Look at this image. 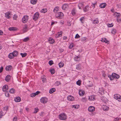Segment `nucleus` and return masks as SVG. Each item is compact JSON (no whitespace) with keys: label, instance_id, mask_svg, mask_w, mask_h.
<instances>
[{"label":"nucleus","instance_id":"obj_1","mask_svg":"<svg viewBox=\"0 0 121 121\" xmlns=\"http://www.w3.org/2000/svg\"><path fill=\"white\" fill-rule=\"evenodd\" d=\"M63 16V13L61 12H58L56 14V17L58 18L62 19Z\"/></svg>","mask_w":121,"mask_h":121},{"label":"nucleus","instance_id":"obj_2","mask_svg":"<svg viewBox=\"0 0 121 121\" xmlns=\"http://www.w3.org/2000/svg\"><path fill=\"white\" fill-rule=\"evenodd\" d=\"M59 118L60 120H65L67 118V116L65 113H63L59 115Z\"/></svg>","mask_w":121,"mask_h":121},{"label":"nucleus","instance_id":"obj_3","mask_svg":"<svg viewBox=\"0 0 121 121\" xmlns=\"http://www.w3.org/2000/svg\"><path fill=\"white\" fill-rule=\"evenodd\" d=\"M114 98L119 101H121V96L118 94H115L114 95Z\"/></svg>","mask_w":121,"mask_h":121},{"label":"nucleus","instance_id":"obj_4","mask_svg":"<svg viewBox=\"0 0 121 121\" xmlns=\"http://www.w3.org/2000/svg\"><path fill=\"white\" fill-rule=\"evenodd\" d=\"M28 16L27 15L24 16L22 18V22L24 23L26 22L28 20Z\"/></svg>","mask_w":121,"mask_h":121},{"label":"nucleus","instance_id":"obj_5","mask_svg":"<svg viewBox=\"0 0 121 121\" xmlns=\"http://www.w3.org/2000/svg\"><path fill=\"white\" fill-rule=\"evenodd\" d=\"M39 16V14L37 12L35 13L34 14L33 17V19L35 21H36L38 19Z\"/></svg>","mask_w":121,"mask_h":121},{"label":"nucleus","instance_id":"obj_6","mask_svg":"<svg viewBox=\"0 0 121 121\" xmlns=\"http://www.w3.org/2000/svg\"><path fill=\"white\" fill-rule=\"evenodd\" d=\"M48 99L46 97H43L40 99V102L41 103L44 104L47 103Z\"/></svg>","mask_w":121,"mask_h":121},{"label":"nucleus","instance_id":"obj_7","mask_svg":"<svg viewBox=\"0 0 121 121\" xmlns=\"http://www.w3.org/2000/svg\"><path fill=\"white\" fill-rule=\"evenodd\" d=\"M23 31L24 32H26L28 30V28L27 25L25 24L23 27Z\"/></svg>","mask_w":121,"mask_h":121},{"label":"nucleus","instance_id":"obj_8","mask_svg":"<svg viewBox=\"0 0 121 121\" xmlns=\"http://www.w3.org/2000/svg\"><path fill=\"white\" fill-rule=\"evenodd\" d=\"M88 109L89 111L92 112L95 110V108L93 106H90L88 108Z\"/></svg>","mask_w":121,"mask_h":121},{"label":"nucleus","instance_id":"obj_9","mask_svg":"<svg viewBox=\"0 0 121 121\" xmlns=\"http://www.w3.org/2000/svg\"><path fill=\"white\" fill-rule=\"evenodd\" d=\"M112 76L113 78L118 79L119 78V76L115 73H113L112 74Z\"/></svg>","mask_w":121,"mask_h":121},{"label":"nucleus","instance_id":"obj_10","mask_svg":"<svg viewBox=\"0 0 121 121\" xmlns=\"http://www.w3.org/2000/svg\"><path fill=\"white\" fill-rule=\"evenodd\" d=\"M10 12H8L5 13V17L8 19L10 18Z\"/></svg>","mask_w":121,"mask_h":121},{"label":"nucleus","instance_id":"obj_11","mask_svg":"<svg viewBox=\"0 0 121 121\" xmlns=\"http://www.w3.org/2000/svg\"><path fill=\"white\" fill-rule=\"evenodd\" d=\"M12 68V66L11 65H9L6 66L5 69L7 71H11Z\"/></svg>","mask_w":121,"mask_h":121},{"label":"nucleus","instance_id":"obj_12","mask_svg":"<svg viewBox=\"0 0 121 121\" xmlns=\"http://www.w3.org/2000/svg\"><path fill=\"white\" fill-rule=\"evenodd\" d=\"M102 108L104 111H107L108 110L109 107L106 105H102Z\"/></svg>","mask_w":121,"mask_h":121},{"label":"nucleus","instance_id":"obj_13","mask_svg":"<svg viewBox=\"0 0 121 121\" xmlns=\"http://www.w3.org/2000/svg\"><path fill=\"white\" fill-rule=\"evenodd\" d=\"M8 89V87L7 85H5L3 86L2 87V90L3 91H6Z\"/></svg>","mask_w":121,"mask_h":121},{"label":"nucleus","instance_id":"obj_14","mask_svg":"<svg viewBox=\"0 0 121 121\" xmlns=\"http://www.w3.org/2000/svg\"><path fill=\"white\" fill-rule=\"evenodd\" d=\"M67 98L68 100L69 101H72L74 99V98L71 95L68 96Z\"/></svg>","mask_w":121,"mask_h":121},{"label":"nucleus","instance_id":"obj_15","mask_svg":"<svg viewBox=\"0 0 121 121\" xmlns=\"http://www.w3.org/2000/svg\"><path fill=\"white\" fill-rule=\"evenodd\" d=\"M89 100H94L95 99V96L94 95H92L89 96Z\"/></svg>","mask_w":121,"mask_h":121},{"label":"nucleus","instance_id":"obj_16","mask_svg":"<svg viewBox=\"0 0 121 121\" xmlns=\"http://www.w3.org/2000/svg\"><path fill=\"white\" fill-rule=\"evenodd\" d=\"M63 33L62 31L58 32L57 34L56 35L55 37L56 38H59L62 36V33Z\"/></svg>","mask_w":121,"mask_h":121},{"label":"nucleus","instance_id":"obj_17","mask_svg":"<svg viewBox=\"0 0 121 121\" xmlns=\"http://www.w3.org/2000/svg\"><path fill=\"white\" fill-rule=\"evenodd\" d=\"M48 41L49 43L51 44L53 43L54 42V39L51 37H50L49 38Z\"/></svg>","mask_w":121,"mask_h":121},{"label":"nucleus","instance_id":"obj_18","mask_svg":"<svg viewBox=\"0 0 121 121\" xmlns=\"http://www.w3.org/2000/svg\"><path fill=\"white\" fill-rule=\"evenodd\" d=\"M85 92L84 91L82 90H80L79 91V94L80 96H82L84 94Z\"/></svg>","mask_w":121,"mask_h":121},{"label":"nucleus","instance_id":"obj_19","mask_svg":"<svg viewBox=\"0 0 121 121\" xmlns=\"http://www.w3.org/2000/svg\"><path fill=\"white\" fill-rule=\"evenodd\" d=\"M59 7H56L53 10V11L56 14L57 13V12L59 10Z\"/></svg>","mask_w":121,"mask_h":121},{"label":"nucleus","instance_id":"obj_20","mask_svg":"<svg viewBox=\"0 0 121 121\" xmlns=\"http://www.w3.org/2000/svg\"><path fill=\"white\" fill-rule=\"evenodd\" d=\"M121 14L120 13L116 12L114 14V16L117 18H119L120 17Z\"/></svg>","mask_w":121,"mask_h":121},{"label":"nucleus","instance_id":"obj_21","mask_svg":"<svg viewBox=\"0 0 121 121\" xmlns=\"http://www.w3.org/2000/svg\"><path fill=\"white\" fill-rule=\"evenodd\" d=\"M14 101L16 102H20L21 100V98L19 97H18L14 99Z\"/></svg>","mask_w":121,"mask_h":121},{"label":"nucleus","instance_id":"obj_22","mask_svg":"<svg viewBox=\"0 0 121 121\" xmlns=\"http://www.w3.org/2000/svg\"><path fill=\"white\" fill-rule=\"evenodd\" d=\"M106 5V3H103L100 4L99 5L100 7L101 8H104Z\"/></svg>","mask_w":121,"mask_h":121},{"label":"nucleus","instance_id":"obj_23","mask_svg":"<svg viewBox=\"0 0 121 121\" xmlns=\"http://www.w3.org/2000/svg\"><path fill=\"white\" fill-rule=\"evenodd\" d=\"M74 60L76 61H79L80 60V56H78L75 57L74 58Z\"/></svg>","mask_w":121,"mask_h":121},{"label":"nucleus","instance_id":"obj_24","mask_svg":"<svg viewBox=\"0 0 121 121\" xmlns=\"http://www.w3.org/2000/svg\"><path fill=\"white\" fill-rule=\"evenodd\" d=\"M89 6H86L83 9L84 11L85 12L89 10Z\"/></svg>","mask_w":121,"mask_h":121},{"label":"nucleus","instance_id":"obj_25","mask_svg":"<svg viewBox=\"0 0 121 121\" xmlns=\"http://www.w3.org/2000/svg\"><path fill=\"white\" fill-rule=\"evenodd\" d=\"M12 53H10L8 55V57L10 59H12L14 57Z\"/></svg>","mask_w":121,"mask_h":121},{"label":"nucleus","instance_id":"obj_26","mask_svg":"<svg viewBox=\"0 0 121 121\" xmlns=\"http://www.w3.org/2000/svg\"><path fill=\"white\" fill-rule=\"evenodd\" d=\"M68 5L66 4H64L62 7V8L63 10H65L67 8Z\"/></svg>","mask_w":121,"mask_h":121},{"label":"nucleus","instance_id":"obj_27","mask_svg":"<svg viewBox=\"0 0 121 121\" xmlns=\"http://www.w3.org/2000/svg\"><path fill=\"white\" fill-rule=\"evenodd\" d=\"M55 90L56 89L55 88H52L50 90L49 93L50 94H52L55 91Z\"/></svg>","mask_w":121,"mask_h":121},{"label":"nucleus","instance_id":"obj_28","mask_svg":"<svg viewBox=\"0 0 121 121\" xmlns=\"http://www.w3.org/2000/svg\"><path fill=\"white\" fill-rule=\"evenodd\" d=\"M99 22L98 18H96L93 20V23L94 24H98Z\"/></svg>","mask_w":121,"mask_h":121},{"label":"nucleus","instance_id":"obj_29","mask_svg":"<svg viewBox=\"0 0 121 121\" xmlns=\"http://www.w3.org/2000/svg\"><path fill=\"white\" fill-rule=\"evenodd\" d=\"M14 57L17 56L18 54V52L17 51H14L12 52Z\"/></svg>","mask_w":121,"mask_h":121},{"label":"nucleus","instance_id":"obj_30","mask_svg":"<svg viewBox=\"0 0 121 121\" xmlns=\"http://www.w3.org/2000/svg\"><path fill=\"white\" fill-rule=\"evenodd\" d=\"M47 11V9H43L41 10L40 12L42 13H46Z\"/></svg>","mask_w":121,"mask_h":121},{"label":"nucleus","instance_id":"obj_31","mask_svg":"<svg viewBox=\"0 0 121 121\" xmlns=\"http://www.w3.org/2000/svg\"><path fill=\"white\" fill-rule=\"evenodd\" d=\"M81 65L80 64L76 65V68L78 70H80L81 68Z\"/></svg>","mask_w":121,"mask_h":121},{"label":"nucleus","instance_id":"obj_32","mask_svg":"<svg viewBox=\"0 0 121 121\" xmlns=\"http://www.w3.org/2000/svg\"><path fill=\"white\" fill-rule=\"evenodd\" d=\"M101 41L102 42H105L106 43H107L108 42V40H106L105 38H104V39L102 38Z\"/></svg>","mask_w":121,"mask_h":121},{"label":"nucleus","instance_id":"obj_33","mask_svg":"<svg viewBox=\"0 0 121 121\" xmlns=\"http://www.w3.org/2000/svg\"><path fill=\"white\" fill-rule=\"evenodd\" d=\"M78 6L79 9H81V7H83L84 6L83 4L82 3H79L78 5Z\"/></svg>","mask_w":121,"mask_h":121},{"label":"nucleus","instance_id":"obj_34","mask_svg":"<svg viewBox=\"0 0 121 121\" xmlns=\"http://www.w3.org/2000/svg\"><path fill=\"white\" fill-rule=\"evenodd\" d=\"M10 76L9 75H7L5 77V80L7 82H8L10 79Z\"/></svg>","mask_w":121,"mask_h":121},{"label":"nucleus","instance_id":"obj_35","mask_svg":"<svg viewBox=\"0 0 121 121\" xmlns=\"http://www.w3.org/2000/svg\"><path fill=\"white\" fill-rule=\"evenodd\" d=\"M59 66L60 68H61L63 66L64 64L62 61H61L59 64Z\"/></svg>","mask_w":121,"mask_h":121},{"label":"nucleus","instance_id":"obj_36","mask_svg":"<svg viewBox=\"0 0 121 121\" xmlns=\"http://www.w3.org/2000/svg\"><path fill=\"white\" fill-rule=\"evenodd\" d=\"M9 30L11 31H14L16 30V28L13 27H10L9 28Z\"/></svg>","mask_w":121,"mask_h":121},{"label":"nucleus","instance_id":"obj_37","mask_svg":"<svg viewBox=\"0 0 121 121\" xmlns=\"http://www.w3.org/2000/svg\"><path fill=\"white\" fill-rule=\"evenodd\" d=\"M37 1V0H31L30 2L31 4H34L36 3Z\"/></svg>","mask_w":121,"mask_h":121},{"label":"nucleus","instance_id":"obj_38","mask_svg":"<svg viewBox=\"0 0 121 121\" xmlns=\"http://www.w3.org/2000/svg\"><path fill=\"white\" fill-rule=\"evenodd\" d=\"M15 90L14 89L12 88L9 91V92L10 93L13 94L15 92Z\"/></svg>","mask_w":121,"mask_h":121},{"label":"nucleus","instance_id":"obj_39","mask_svg":"<svg viewBox=\"0 0 121 121\" xmlns=\"http://www.w3.org/2000/svg\"><path fill=\"white\" fill-rule=\"evenodd\" d=\"M20 55L22 56V57H24L26 56L27 55V54L26 53H21Z\"/></svg>","mask_w":121,"mask_h":121},{"label":"nucleus","instance_id":"obj_40","mask_svg":"<svg viewBox=\"0 0 121 121\" xmlns=\"http://www.w3.org/2000/svg\"><path fill=\"white\" fill-rule=\"evenodd\" d=\"M29 40V38L28 37H27L26 38H25L23 40V41L24 42H26L27 41H28Z\"/></svg>","mask_w":121,"mask_h":121},{"label":"nucleus","instance_id":"obj_41","mask_svg":"<svg viewBox=\"0 0 121 121\" xmlns=\"http://www.w3.org/2000/svg\"><path fill=\"white\" fill-rule=\"evenodd\" d=\"M81 81L80 80H78L76 82L77 84L79 86H80L81 85Z\"/></svg>","mask_w":121,"mask_h":121},{"label":"nucleus","instance_id":"obj_42","mask_svg":"<svg viewBox=\"0 0 121 121\" xmlns=\"http://www.w3.org/2000/svg\"><path fill=\"white\" fill-rule=\"evenodd\" d=\"M50 72L51 74H53L55 72V69H51L50 70Z\"/></svg>","mask_w":121,"mask_h":121},{"label":"nucleus","instance_id":"obj_43","mask_svg":"<svg viewBox=\"0 0 121 121\" xmlns=\"http://www.w3.org/2000/svg\"><path fill=\"white\" fill-rule=\"evenodd\" d=\"M39 111V109L37 108H36L35 109V111L34 113H36Z\"/></svg>","mask_w":121,"mask_h":121},{"label":"nucleus","instance_id":"obj_44","mask_svg":"<svg viewBox=\"0 0 121 121\" xmlns=\"http://www.w3.org/2000/svg\"><path fill=\"white\" fill-rule=\"evenodd\" d=\"M116 32V30L115 29H113L111 31V33L113 34H115Z\"/></svg>","mask_w":121,"mask_h":121},{"label":"nucleus","instance_id":"obj_45","mask_svg":"<svg viewBox=\"0 0 121 121\" xmlns=\"http://www.w3.org/2000/svg\"><path fill=\"white\" fill-rule=\"evenodd\" d=\"M72 15H74L75 14V11L74 9H73L72 11Z\"/></svg>","mask_w":121,"mask_h":121},{"label":"nucleus","instance_id":"obj_46","mask_svg":"<svg viewBox=\"0 0 121 121\" xmlns=\"http://www.w3.org/2000/svg\"><path fill=\"white\" fill-rule=\"evenodd\" d=\"M73 44L72 43L69 46V49H71L73 47Z\"/></svg>","mask_w":121,"mask_h":121},{"label":"nucleus","instance_id":"obj_47","mask_svg":"<svg viewBox=\"0 0 121 121\" xmlns=\"http://www.w3.org/2000/svg\"><path fill=\"white\" fill-rule=\"evenodd\" d=\"M17 17V15L16 14H14L13 15V18L14 20H16Z\"/></svg>","mask_w":121,"mask_h":121},{"label":"nucleus","instance_id":"obj_48","mask_svg":"<svg viewBox=\"0 0 121 121\" xmlns=\"http://www.w3.org/2000/svg\"><path fill=\"white\" fill-rule=\"evenodd\" d=\"M36 95H35V94L34 93H32L30 94V96L31 97H35V96Z\"/></svg>","mask_w":121,"mask_h":121},{"label":"nucleus","instance_id":"obj_49","mask_svg":"<svg viewBox=\"0 0 121 121\" xmlns=\"http://www.w3.org/2000/svg\"><path fill=\"white\" fill-rule=\"evenodd\" d=\"M48 63L50 65H52L53 64V61L52 60H50L49 61Z\"/></svg>","mask_w":121,"mask_h":121},{"label":"nucleus","instance_id":"obj_50","mask_svg":"<svg viewBox=\"0 0 121 121\" xmlns=\"http://www.w3.org/2000/svg\"><path fill=\"white\" fill-rule=\"evenodd\" d=\"M5 95L6 97H9V94L8 92H6L5 93Z\"/></svg>","mask_w":121,"mask_h":121},{"label":"nucleus","instance_id":"obj_51","mask_svg":"<svg viewBox=\"0 0 121 121\" xmlns=\"http://www.w3.org/2000/svg\"><path fill=\"white\" fill-rule=\"evenodd\" d=\"M42 81L43 82H45L46 81V78H42Z\"/></svg>","mask_w":121,"mask_h":121},{"label":"nucleus","instance_id":"obj_52","mask_svg":"<svg viewBox=\"0 0 121 121\" xmlns=\"http://www.w3.org/2000/svg\"><path fill=\"white\" fill-rule=\"evenodd\" d=\"M80 37V36H79V35L78 34H77L75 35V39H78V38H79Z\"/></svg>","mask_w":121,"mask_h":121},{"label":"nucleus","instance_id":"obj_53","mask_svg":"<svg viewBox=\"0 0 121 121\" xmlns=\"http://www.w3.org/2000/svg\"><path fill=\"white\" fill-rule=\"evenodd\" d=\"M108 26L109 27H112L113 26V24H112V23L111 24H109L108 25Z\"/></svg>","mask_w":121,"mask_h":121},{"label":"nucleus","instance_id":"obj_54","mask_svg":"<svg viewBox=\"0 0 121 121\" xmlns=\"http://www.w3.org/2000/svg\"><path fill=\"white\" fill-rule=\"evenodd\" d=\"M73 106L74 107V108H75L77 109L79 107V105H77L76 106L74 105Z\"/></svg>","mask_w":121,"mask_h":121},{"label":"nucleus","instance_id":"obj_55","mask_svg":"<svg viewBox=\"0 0 121 121\" xmlns=\"http://www.w3.org/2000/svg\"><path fill=\"white\" fill-rule=\"evenodd\" d=\"M86 99L85 98H82L81 100L83 102L86 101Z\"/></svg>","mask_w":121,"mask_h":121},{"label":"nucleus","instance_id":"obj_56","mask_svg":"<svg viewBox=\"0 0 121 121\" xmlns=\"http://www.w3.org/2000/svg\"><path fill=\"white\" fill-rule=\"evenodd\" d=\"M102 75L104 77H105L106 76V74L104 72H102Z\"/></svg>","mask_w":121,"mask_h":121},{"label":"nucleus","instance_id":"obj_57","mask_svg":"<svg viewBox=\"0 0 121 121\" xmlns=\"http://www.w3.org/2000/svg\"><path fill=\"white\" fill-rule=\"evenodd\" d=\"M60 82L59 81H57L56 82V84L57 86H58L59 85Z\"/></svg>","mask_w":121,"mask_h":121},{"label":"nucleus","instance_id":"obj_58","mask_svg":"<svg viewBox=\"0 0 121 121\" xmlns=\"http://www.w3.org/2000/svg\"><path fill=\"white\" fill-rule=\"evenodd\" d=\"M3 67H1L0 68V73L2 72L3 69Z\"/></svg>","mask_w":121,"mask_h":121},{"label":"nucleus","instance_id":"obj_59","mask_svg":"<svg viewBox=\"0 0 121 121\" xmlns=\"http://www.w3.org/2000/svg\"><path fill=\"white\" fill-rule=\"evenodd\" d=\"M119 120V118L117 117L114 119L113 121H117Z\"/></svg>","mask_w":121,"mask_h":121},{"label":"nucleus","instance_id":"obj_60","mask_svg":"<svg viewBox=\"0 0 121 121\" xmlns=\"http://www.w3.org/2000/svg\"><path fill=\"white\" fill-rule=\"evenodd\" d=\"M86 37H83L82 38V41H84L86 40Z\"/></svg>","mask_w":121,"mask_h":121},{"label":"nucleus","instance_id":"obj_61","mask_svg":"<svg viewBox=\"0 0 121 121\" xmlns=\"http://www.w3.org/2000/svg\"><path fill=\"white\" fill-rule=\"evenodd\" d=\"M40 93V92L39 91H37L35 93H34L35 94V95H38L39 93Z\"/></svg>","mask_w":121,"mask_h":121},{"label":"nucleus","instance_id":"obj_62","mask_svg":"<svg viewBox=\"0 0 121 121\" xmlns=\"http://www.w3.org/2000/svg\"><path fill=\"white\" fill-rule=\"evenodd\" d=\"M67 36H64L63 37V39L64 40H66V39H67Z\"/></svg>","mask_w":121,"mask_h":121},{"label":"nucleus","instance_id":"obj_63","mask_svg":"<svg viewBox=\"0 0 121 121\" xmlns=\"http://www.w3.org/2000/svg\"><path fill=\"white\" fill-rule=\"evenodd\" d=\"M8 107H5L4 108V110L6 111L8 109Z\"/></svg>","mask_w":121,"mask_h":121},{"label":"nucleus","instance_id":"obj_64","mask_svg":"<svg viewBox=\"0 0 121 121\" xmlns=\"http://www.w3.org/2000/svg\"><path fill=\"white\" fill-rule=\"evenodd\" d=\"M2 112H0V118H1L2 116Z\"/></svg>","mask_w":121,"mask_h":121}]
</instances>
